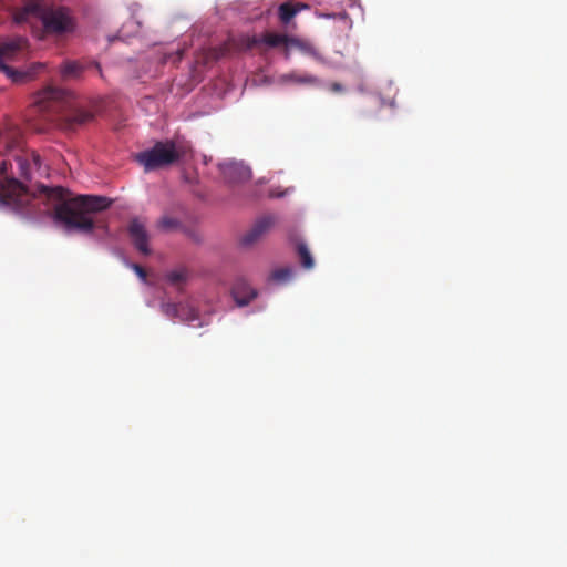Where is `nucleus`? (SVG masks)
Here are the masks:
<instances>
[{
	"instance_id": "1",
	"label": "nucleus",
	"mask_w": 567,
	"mask_h": 567,
	"mask_svg": "<svg viewBox=\"0 0 567 567\" xmlns=\"http://www.w3.org/2000/svg\"><path fill=\"white\" fill-rule=\"evenodd\" d=\"M0 203L16 213L33 218L54 209V219L68 231L90 234L96 227L92 214L110 207L112 200L104 196L79 195L71 198L70 192L62 186L40 185L38 193H31L22 181L13 176L12 162L0 164Z\"/></svg>"
},
{
	"instance_id": "2",
	"label": "nucleus",
	"mask_w": 567,
	"mask_h": 567,
	"mask_svg": "<svg viewBox=\"0 0 567 567\" xmlns=\"http://www.w3.org/2000/svg\"><path fill=\"white\" fill-rule=\"evenodd\" d=\"M31 17L42 23L41 39L45 37L62 38L75 30V20L65 7L42 6L35 1H29L21 11L17 12L16 21L25 22Z\"/></svg>"
},
{
	"instance_id": "3",
	"label": "nucleus",
	"mask_w": 567,
	"mask_h": 567,
	"mask_svg": "<svg viewBox=\"0 0 567 567\" xmlns=\"http://www.w3.org/2000/svg\"><path fill=\"white\" fill-rule=\"evenodd\" d=\"M184 151L172 140L159 141L152 148L140 152L135 161L144 167L145 172L168 167L181 159Z\"/></svg>"
},
{
	"instance_id": "4",
	"label": "nucleus",
	"mask_w": 567,
	"mask_h": 567,
	"mask_svg": "<svg viewBox=\"0 0 567 567\" xmlns=\"http://www.w3.org/2000/svg\"><path fill=\"white\" fill-rule=\"evenodd\" d=\"M69 92L47 86L37 93L33 102L34 112L40 113L47 121L53 122L66 105Z\"/></svg>"
},
{
	"instance_id": "5",
	"label": "nucleus",
	"mask_w": 567,
	"mask_h": 567,
	"mask_svg": "<svg viewBox=\"0 0 567 567\" xmlns=\"http://www.w3.org/2000/svg\"><path fill=\"white\" fill-rule=\"evenodd\" d=\"M41 166V157L37 153L23 154L16 156L14 165L12 164L13 176L20 181H30L32 172Z\"/></svg>"
},
{
	"instance_id": "6",
	"label": "nucleus",
	"mask_w": 567,
	"mask_h": 567,
	"mask_svg": "<svg viewBox=\"0 0 567 567\" xmlns=\"http://www.w3.org/2000/svg\"><path fill=\"white\" fill-rule=\"evenodd\" d=\"M47 64L43 62H34L28 65L24 69L17 70L11 66L6 65L4 63L0 64V70H2L8 78L12 80L14 83H25L37 78L44 69Z\"/></svg>"
},
{
	"instance_id": "7",
	"label": "nucleus",
	"mask_w": 567,
	"mask_h": 567,
	"mask_svg": "<svg viewBox=\"0 0 567 567\" xmlns=\"http://www.w3.org/2000/svg\"><path fill=\"white\" fill-rule=\"evenodd\" d=\"M224 179L229 184H241L251 178V169L238 162H226L219 165Z\"/></svg>"
},
{
	"instance_id": "8",
	"label": "nucleus",
	"mask_w": 567,
	"mask_h": 567,
	"mask_svg": "<svg viewBox=\"0 0 567 567\" xmlns=\"http://www.w3.org/2000/svg\"><path fill=\"white\" fill-rule=\"evenodd\" d=\"M291 37L286 34H279L275 32H266L261 37H249L247 38V49H252L259 44H265L268 48H278L284 45L286 48V56H289V41Z\"/></svg>"
},
{
	"instance_id": "9",
	"label": "nucleus",
	"mask_w": 567,
	"mask_h": 567,
	"mask_svg": "<svg viewBox=\"0 0 567 567\" xmlns=\"http://www.w3.org/2000/svg\"><path fill=\"white\" fill-rule=\"evenodd\" d=\"M128 236L134 247L143 255H150L148 233L145 225L137 218L130 221L127 227Z\"/></svg>"
},
{
	"instance_id": "10",
	"label": "nucleus",
	"mask_w": 567,
	"mask_h": 567,
	"mask_svg": "<svg viewBox=\"0 0 567 567\" xmlns=\"http://www.w3.org/2000/svg\"><path fill=\"white\" fill-rule=\"evenodd\" d=\"M275 216L267 215L259 218L249 231H247L241 238L243 246H251L259 241L265 234L275 225Z\"/></svg>"
},
{
	"instance_id": "11",
	"label": "nucleus",
	"mask_w": 567,
	"mask_h": 567,
	"mask_svg": "<svg viewBox=\"0 0 567 567\" xmlns=\"http://www.w3.org/2000/svg\"><path fill=\"white\" fill-rule=\"evenodd\" d=\"M275 216L267 215L259 218L249 231H247L241 238L243 246H251L259 241L265 234L275 225Z\"/></svg>"
},
{
	"instance_id": "12",
	"label": "nucleus",
	"mask_w": 567,
	"mask_h": 567,
	"mask_svg": "<svg viewBox=\"0 0 567 567\" xmlns=\"http://www.w3.org/2000/svg\"><path fill=\"white\" fill-rule=\"evenodd\" d=\"M28 48V40L24 37H14L0 42V64L4 59H12Z\"/></svg>"
},
{
	"instance_id": "13",
	"label": "nucleus",
	"mask_w": 567,
	"mask_h": 567,
	"mask_svg": "<svg viewBox=\"0 0 567 567\" xmlns=\"http://www.w3.org/2000/svg\"><path fill=\"white\" fill-rule=\"evenodd\" d=\"M231 295L236 303L244 307L257 297V291L245 279L238 278L233 286Z\"/></svg>"
},
{
	"instance_id": "14",
	"label": "nucleus",
	"mask_w": 567,
	"mask_h": 567,
	"mask_svg": "<svg viewBox=\"0 0 567 567\" xmlns=\"http://www.w3.org/2000/svg\"><path fill=\"white\" fill-rule=\"evenodd\" d=\"M162 311L169 318H179L185 321H193L197 319V313L193 308L182 303H163Z\"/></svg>"
},
{
	"instance_id": "15",
	"label": "nucleus",
	"mask_w": 567,
	"mask_h": 567,
	"mask_svg": "<svg viewBox=\"0 0 567 567\" xmlns=\"http://www.w3.org/2000/svg\"><path fill=\"white\" fill-rule=\"evenodd\" d=\"M309 6L302 2L286 1L278 7V17L284 25H289L292 19L302 10L308 9Z\"/></svg>"
},
{
	"instance_id": "16",
	"label": "nucleus",
	"mask_w": 567,
	"mask_h": 567,
	"mask_svg": "<svg viewBox=\"0 0 567 567\" xmlns=\"http://www.w3.org/2000/svg\"><path fill=\"white\" fill-rule=\"evenodd\" d=\"M285 82H291L299 85H307L313 87L322 86V81L312 74L299 71H292L288 74L282 75Z\"/></svg>"
},
{
	"instance_id": "17",
	"label": "nucleus",
	"mask_w": 567,
	"mask_h": 567,
	"mask_svg": "<svg viewBox=\"0 0 567 567\" xmlns=\"http://www.w3.org/2000/svg\"><path fill=\"white\" fill-rule=\"evenodd\" d=\"M289 49H297L302 54L311 56L318 62L322 63L324 61L316 47L308 40L291 37L289 41Z\"/></svg>"
},
{
	"instance_id": "18",
	"label": "nucleus",
	"mask_w": 567,
	"mask_h": 567,
	"mask_svg": "<svg viewBox=\"0 0 567 567\" xmlns=\"http://www.w3.org/2000/svg\"><path fill=\"white\" fill-rule=\"evenodd\" d=\"M85 68L86 66L79 61L65 60L60 65L61 79L64 81L80 79Z\"/></svg>"
},
{
	"instance_id": "19",
	"label": "nucleus",
	"mask_w": 567,
	"mask_h": 567,
	"mask_svg": "<svg viewBox=\"0 0 567 567\" xmlns=\"http://www.w3.org/2000/svg\"><path fill=\"white\" fill-rule=\"evenodd\" d=\"M158 230L164 233H171L182 228V221L173 216L163 215L156 223Z\"/></svg>"
},
{
	"instance_id": "20",
	"label": "nucleus",
	"mask_w": 567,
	"mask_h": 567,
	"mask_svg": "<svg viewBox=\"0 0 567 567\" xmlns=\"http://www.w3.org/2000/svg\"><path fill=\"white\" fill-rule=\"evenodd\" d=\"M296 251L299 257L301 266L307 270L312 269L315 266V260L308 246L305 243H298Z\"/></svg>"
},
{
	"instance_id": "21",
	"label": "nucleus",
	"mask_w": 567,
	"mask_h": 567,
	"mask_svg": "<svg viewBox=\"0 0 567 567\" xmlns=\"http://www.w3.org/2000/svg\"><path fill=\"white\" fill-rule=\"evenodd\" d=\"M293 275L295 270L291 267H284L274 270L270 274L269 279L278 284H285L291 280L293 278Z\"/></svg>"
},
{
	"instance_id": "22",
	"label": "nucleus",
	"mask_w": 567,
	"mask_h": 567,
	"mask_svg": "<svg viewBox=\"0 0 567 567\" xmlns=\"http://www.w3.org/2000/svg\"><path fill=\"white\" fill-rule=\"evenodd\" d=\"M166 278L167 280L174 285V286H178L181 284H183L186 278H187V272L183 269L181 270H173V271H169L167 275H166Z\"/></svg>"
},
{
	"instance_id": "23",
	"label": "nucleus",
	"mask_w": 567,
	"mask_h": 567,
	"mask_svg": "<svg viewBox=\"0 0 567 567\" xmlns=\"http://www.w3.org/2000/svg\"><path fill=\"white\" fill-rule=\"evenodd\" d=\"M132 268L134 269V271L136 272V275L142 279V280H145L146 279V271L145 269L137 265V264H133L132 265Z\"/></svg>"
},
{
	"instance_id": "24",
	"label": "nucleus",
	"mask_w": 567,
	"mask_h": 567,
	"mask_svg": "<svg viewBox=\"0 0 567 567\" xmlns=\"http://www.w3.org/2000/svg\"><path fill=\"white\" fill-rule=\"evenodd\" d=\"M330 90L334 93H341L344 91L343 85L338 82L331 83Z\"/></svg>"
},
{
	"instance_id": "25",
	"label": "nucleus",
	"mask_w": 567,
	"mask_h": 567,
	"mask_svg": "<svg viewBox=\"0 0 567 567\" xmlns=\"http://www.w3.org/2000/svg\"><path fill=\"white\" fill-rule=\"evenodd\" d=\"M91 115H85L79 120L80 123H84L87 118H90Z\"/></svg>"
},
{
	"instance_id": "26",
	"label": "nucleus",
	"mask_w": 567,
	"mask_h": 567,
	"mask_svg": "<svg viewBox=\"0 0 567 567\" xmlns=\"http://www.w3.org/2000/svg\"><path fill=\"white\" fill-rule=\"evenodd\" d=\"M94 66L99 70V72H101V68H100L99 63H94Z\"/></svg>"
},
{
	"instance_id": "27",
	"label": "nucleus",
	"mask_w": 567,
	"mask_h": 567,
	"mask_svg": "<svg viewBox=\"0 0 567 567\" xmlns=\"http://www.w3.org/2000/svg\"><path fill=\"white\" fill-rule=\"evenodd\" d=\"M271 196H281L282 194H275L274 192L270 193Z\"/></svg>"
}]
</instances>
